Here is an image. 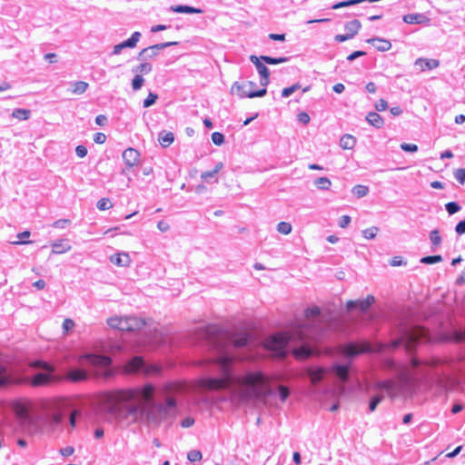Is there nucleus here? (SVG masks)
<instances>
[{
  "mask_svg": "<svg viewBox=\"0 0 465 465\" xmlns=\"http://www.w3.org/2000/svg\"><path fill=\"white\" fill-rule=\"evenodd\" d=\"M125 371L129 373H143L146 375L158 374L160 369L154 365H148L140 356H134L125 364Z\"/></svg>",
  "mask_w": 465,
  "mask_h": 465,
  "instance_id": "7",
  "label": "nucleus"
},
{
  "mask_svg": "<svg viewBox=\"0 0 465 465\" xmlns=\"http://www.w3.org/2000/svg\"><path fill=\"white\" fill-rule=\"evenodd\" d=\"M440 64L439 60L436 59H426L418 58L415 61V65L420 68V71L431 70L437 68Z\"/></svg>",
  "mask_w": 465,
  "mask_h": 465,
  "instance_id": "23",
  "label": "nucleus"
},
{
  "mask_svg": "<svg viewBox=\"0 0 465 465\" xmlns=\"http://www.w3.org/2000/svg\"><path fill=\"white\" fill-rule=\"evenodd\" d=\"M106 141V135L103 133H96L94 135V142L98 144H102Z\"/></svg>",
  "mask_w": 465,
  "mask_h": 465,
  "instance_id": "63",
  "label": "nucleus"
},
{
  "mask_svg": "<svg viewBox=\"0 0 465 465\" xmlns=\"http://www.w3.org/2000/svg\"><path fill=\"white\" fill-rule=\"evenodd\" d=\"M71 223V221L69 219H59L57 221H55L52 226L54 228H58V229H64L66 227V225H68L69 223Z\"/></svg>",
  "mask_w": 465,
  "mask_h": 465,
  "instance_id": "61",
  "label": "nucleus"
},
{
  "mask_svg": "<svg viewBox=\"0 0 465 465\" xmlns=\"http://www.w3.org/2000/svg\"><path fill=\"white\" fill-rule=\"evenodd\" d=\"M256 84L252 81H248L242 84L235 82L231 88V92L232 94L237 95L240 98H254V97H262L267 94L266 88H262L258 91L254 90Z\"/></svg>",
  "mask_w": 465,
  "mask_h": 465,
  "instance_id": "6",
  "label": "nucleus"
},
{
  "mask_svg": "<svg viewBox=\"0 0 465 465\" xmlns=\"http://www.w3.org/2000/svg\"><path fill=\"white\" fill-rule=\"evenodd\" d=\"M81 415V411L78 410H74L69 416V424L72 429H74L76 425V419Z\"/></svg>",
  "mask_w": 465,
  "mask_h": 465,
  "instance_id": "59",
  "label": "nucleus"
},
{
  "mask_svg": "<svg viewBox=\"0 0 465 465\" xmlns=\"http://www.w3.org/2000/svg\"><path fill=\"white\" fill-rule=\"evenodd\" d=\"M174 140V135L172 132L162 131L158 135L160 144L166 148L170 146Z\"/></svg>",
  "mask_w": 465,
  "mask_h": 465,
  "instance_id": "31",
  "label": "nucleus"
},
{
  "mask_svg": "<svg viewBox=\"0 0 465 465\" xmlns=\"http://www.w3.org/2000/svg\"><path fill=\"white\" fill-rule=\"evenodd\" d=\"M376 388L379 390L391 391L393 389V383L391 381H380L376 383Z\"/></svg>",
  "mask_w": 465,
  "mask_h": 465,
  "instance_id": "51",
  "label": "nucleus"
},
{
  "mask_svg": "<svg viewBox=\"0 0 465 465\" xmlns=\"http://www.w3.org/2000/svg\"><path fill=\"white\" fill-rule=\"evenodd\" d=\"M30 232L25 231L17 234V238L19 239L17 242H15V244H28L31 243L30 241H25V239L29 238Z\"/></svg>",
  "mask_w": 465,
  "mask_h": 465,
  "instance_id": "54",
  "label": "nucleus"
},
{
  "mask_svg": "<svg viewBox=\"0 0 465 465\" xmlns=\"http://www.w3.org/2000/svg\"><path fill=\"white\" fill-rule=\"evenodd\" d=\"M442 261L441 255L425 256L420 259L421 263L433 264Z\"/></svg>",
  "mask_w": 465,
  "mask_h": 465,
  "instance_id": "48",
  "label": "nucleus"
},
{
  "mask_svg": "<svg viewBox=\"0 0 465 465\" xmlns=\"http://www.w3.org/2000/svg\"><path fill=\"white\" fill-rule=\"evenodd\" d=\"M30 114H31L30 110L22 109V108L15 109L12 113V116L14 118H16V119L22 120V121L27 120L30 117Z\"/></svg>",
  "mask_w": 465,
  "mask_h": 465,
  "instance_id": "37",
  "label": "nucleus"
},
{
  "mask_svg": "<svg viewBox=\"0 0 465 465\" xmlns=\"http://www.w3.org/2000/svg\"><path fill=\"white\" fill-rule=\"evenodd\" d=\"M366 42L371 44L380 52H385L391 48V42L384 38L373 37L367 39Z\"/></svg>",
  "mask_w": 465,
  "mask_h": 465,
  "instance_id": "22",
  "label": "nucleus"
},
{
  "mask_svg": "<svg viewBox=\"0 0 465 465\" xmlns=\"http://www.w3.org/2000/svg\"><path fill=\"white\" fill-rule=\"evenodd\" d=\"M360 4V0H345L338 2L331 6V9L336 10L342 7H349Z\"/></svg>",
  "mask_w": 465,
  "mask_h": 465,
  "instance_id": "42",
  "label": "nucleus"
},
{
  "mask_svg": "<svg viewBox=\"0 0 465 465\" xmlns=\"http://www.w3.org/2000/svg\"><path fill=\"white\" fill-rule=\"evenodd\" d=\"M49 419L53 426H59L63 422L64 416L62 412L54 411L50 414Z\"/></svg>",
  "mask_w": 465,
  "mask_h": 465,
  "instance_id": "41",
  "label": "nucleus"
},
{
  "mask_svg": "<svg viewBox=\"0 0 465 465\" xmlns=\"http://www.w3.org/2000/svg\"><path fill=\"white\" fill-rule=\"evenodd\" d=\"M445 209L450 215H453L459 211H460V205L456 202H450L445 204Z\"/></svg>",
  "mask_w": 465,
  "mask_h": 465,
  "instance_id": "45",
  "label": "nucleus"
},
{
  "mask_svg": "<svg viewBox=\"0 0 465 465\" xmlns=\"http://www.w3.org/2000/svg\"><path fill=\"white\" fill-rule=\"evenodd\" d=\"M375 302V299L372 295H368L363 300H356V301H348L346 303V308L348 311H353L355 309H359L361 312H366L371 305Z\"/></svg>",
  "mask_w": 465,
  "mask_h": 465,
  "instance_id": "14",
  "label": "nucleus"
},
{
  "mask_svg": "<svg viewBox=\"0 0 465 465\" xmlns=\"http://www.w3.org/2000/svg\"><path fill=\"white\" fill-rule=\"evenodd\" d=\"M321 313V310L317 306L309 307L305 310V316L308 319V323L305 325L298 326L291 331L278 332L269 336L264 341V347L272 351L275 356L284 359L288 351L289 342L299 343L300 347L294 348L292 351V355L297 360L307 359L313 355L315 351L312 344L316 342L321 336V330L314 327L313 322Z\"/></svg>",
  "mask_w": 465,
  "mask_h": 465,
  "instance_id": "3",
  "label": "nucleus"
},
{
  "mask_svg": "<svg viewBox=\"0 0 465 465\" xmlns=\"http://www.w3.org/2000/svg\"><path fill=\"white\" fill-rule=\"evenodd\" d=\"M154 393L155 388L151 383L107 392L100 410L109 421L134 423L145 419L148 423L159 425L163 420L175 418L176 400L167 397L163 402L158 403L154 401Z\"/></svg>",
  "mask_w": 465,
  "mask_h": 465,
  "instance_id": "1",
  "label": "nucleus"
},
{
  "mask_svg": "<svg viewBox=\"0 0 465 465\" xmlns=\"http://www.w3.org/2000/svg\"><path fill=\"white\" fill-rule=\"evenodd\" d=\"M331 371L333 372L341 381L346 382L349 380L350 375V363H335L331 367Z\"/></svg>",
  "mask_w": 465,
  "mask_h": 465,
  "instance_id": "19",
  "label": "nucleus"
},
{
  "mask_svg": "<svg viewBox=\"0 0 465 465\" xmlns=\"http://www.w3.org/2000/svg\"><path fill=\"white\" fill-rule=\"evenodd\" d=\"M97 208L100 211L109 210L113 207V203H111L109 198H101L96 204Z\"/></svg>",
  "mask_w": 465,
  "mask_h": 465,
  "instance_id": "46",
  "label": "nucleus"
},
{
  "mask_svg": "<svg viewBox=\"0 0 465 465\" xmlns=\"http://www.w3.org/2000/svg\"><path fill=\"white\" fill-rule=\"evenodd\" d=\"M203 458L202 452L197 450H192L187 453V459L191 462H197L200 461Z\"/></svg>",
  "mask_w": 465,
  "mask_h": 465,
  "instance_id": "49",
  "label": "nucleus"
},
{
  "mask_svg": "<svg viewBox=\"0 0 465 465\" xmlns=\"http://www.w3.org/2000/svg\"><path fill=\"white\" fill-rule=\"evenodd\" d=\"M122 156L125 165L129 168L137 165L140 162V153L132 147L125 149Z\"/></svg>",
  "mask_w": 465,
  "mask_h": 465,
  "instance_id": "17",
  "label": "nucleus"
},
{
  "mask_svg": "<svg viewBox=\"0 0 465 465\" xmlns=\"http://www.w3.org/2000/svg\"><path fill=\"white\" fill-rule=\"evenodd\" d=\"M351 192L358 198H361L368 194L369 188L366 185L357 184L352 188Z\"/></svg>",
  "mask_w": 465,
  "mask_h": 465,
  "instance_id": "40",
  "label": "nucleus"
},
{
  "mask_svg": "<svg viewBox=\"0 0 465 465\" xmlns=\"http://www.w3.org/2000/svg\"><path fill=\"white\" fill-rule=\"evenodd\" d=\"M230 341L235 348H242L248 344L249 335L247 333H241L236 336H232L230 339Z\"/></svg>",
  "mask_w": 465,
  "mask_h": 465,
  "instance_id": "32",
  "label": "nucleus"
},
{
  "mask_svg": "<svg viewBox=\"0 0 465 465\" xmlns=\"http://www.w3.org/2000/svg\"><path fill=\"white\" fill-rule=\"evenodd\" d=\"M355 143L356 139L351 134H344L340 140V145L342 149H352Z\"/></svg>",
  "mask_w": 465,
  "mask_h": 465,
  "instance_id": "33",
  "label": "nucleus"
},
{
  "mask_svg": "<svg viewBox=\"0 0 465 465\" xmlns=\"http://www.w3.org/2000/svg\"><path fill=\"white\" fill-rule=\"evenodd\" d=\"M212 141L216 145H222L224 143V135L220 132L212 134Z\"/></svg>",
  "mask_w": 465,
  "mask_h": 465,
  "instance_id": "56",
  "label": "nucleus"
},
{
  "mask_svg": "<svg viewBox=\"0 0 465 465\" xmlns=\"http://www.w3.org/2000/svg\"><path fill=\"white\" fill-rule=\"evenodd\" d=\"M361 27V24L357 19L351 20L346 23L344 25V29L347 31V34L351 37V39L358 34Z\"/></svg>",
  "mask_w": 465,
  "mask_h": 465,
  "instance_id": "29",
  "label": "nucleus"
},
{
  "mask_svg": "<svg viewBox=\"0 0 465 465\" xmlns=\"http://www.w3.org/2000/svg\"><path fill=\"white\" fill-rule=\"evenodd\" d=\"M314 184L319 190L328 191L331 188V182L327 177H320L314 181Z\"/></svg>",
  "mask_w": 465,
  "mask_h": 465,
  "instance_id": "34",
  "label": "nucleus"
},
{
  "mask_svg": "<svg viewBox=\"0 0 465 465\" xmlns=\"http://www.w3.org/2000/svg\"><path fill=\"white\" fill-rule=\"evenodd\" d=\"M71 85L73 86L72 93L76 94H84L88 88V84L84 81L72 83Z\"/></svg>",
  "mask_w": 465,
  "mask_h": 465,
  "instance_id": "36",
  "label": "nucleus"
},
{
  "mask_svg": "<svg viewBox=\"0 0 465 465\" xmlns=\"http://www.w3.org/2000/svg\"><path fill=\"white\" fill-rule=\"evenodd\" d=\"M379 232V228L376 226H372L367 228L362 231V235L365 239L371 240L374 239Z\"/></svg>",
  "mask_w": 465,
  "mask_h": 465,
  "instance_id": "44",
  "label": "nucleus"
},
{
  "mask_svg": "<svg viewBox=\"0 0 465 465\" xmlns=\"http://www.w3.org/2000/svg\"><path fill=\"white\" fill-rule=\"evenodd\" d=\"M158 95L153 93H149L148 96L143 100V107L147 108L152 106L157 100Z\"/></svg>",
  "mask_w": 465,
  "mask_h": 465,
  "instance_id": "55",
  "label": "nucleus"
},
{
  "mask_svg": "<svg viewBox=\"0 0 465 465\" xmlns=\"http://www.w3.org/2000/svg\"><path fill=\"white\" fill-rule=\"evenodd\" d=\"M401 149L404 152L414 153L418 151V146L414 143H402L401 144Z\"/></svg>",
  "mask_w": 465,
  "mask_h": 465,
  "instance_id": "60",
  "label": "nucleus"
},
{
  "mask_svg": "<svg viewBox=\"0 0 465 465\" xmlns=\"http://www.w3.org/2000/svg\"><path fill=\"white\" fill-rule=\"evenodd\" d=\"M152 69H153L152 64L144 62V63L140 64L136 67L133 68V72L136 73V74L139 73L142 74H147L152 71Z\"/></svg>",
  "mask_w": 465,
  "mask_h": 465,
  "instance_id": "39",
  "label": "nucleus"
},
{
  "mask_svg": "<svg viewBox=\"0 0 465 465\" xmlns=\"http://www.w3.org/2000/svg\"><path fill=\"white\" fill-rule=\"evenodd\" d=\"M11 408L17 419L23 423L31 422L32 403L27 399H17L11 403Z\"/></svg>",
  "mask_w": 465,
  "mask_h": 465,
  "instance_id": "9",
  "label": "nucleus"
},
{
  "mask_svg": "<svg viewBox=\"0 0 465 465\" xmlns=\"http://www.w3.org/2000/svg\"><path fill=\"white\" fill-rule=\"evenodd\" d=\"M34 366L45 371V372H38L33 377L32 384L34 386L46 385L54 380L53 375L54 372V367L50 363L36 361L34 363Z\"/></svg>",
  "mask_w": 465,
  "mask_h": 465,
  "instance_id": "8",
  "label": "nucleus"
},
{
  "mask_svg": "<svg viewBox=\"0 0 465 465\" xmlns=\"http://www.w3.org/2000/svg\"><path fill=\"white\" fill-rule=\"evenodd\" d=\"M403 21L410 25H420L429 21L423 14H408L403 16Z\"/></svg>",
  "mask_w": 465,
  "mask_h": 465,
  "instance_id": "25",
  "label": "nucleus"
},
{
  "mask_svg": "<svg viewBox=\"0 0 465 465\" xmlns=\"http://www.w3.org/2000/svg\"><path fill=\"white\" fill-rule=\"evenodd\" d=\"M371 351V347L367 342L361 344L355 342H348L341 346V351L347 357H354L359 354L369 352Z\"/></svg>",
  "mask_w": 465,
  "mask_h": 465,
  "instance_id": "11",
  "label": "nucleus"
},
{
  "mask_svg": "<svg viewBox=\"0 0 465 465\" xmlns=\"http://www.w3.org/2000/svg\"><path fill=\"white\" fill-rule=\"evenodd\" d=\"M367 122L375 128H381L384 121L381 116L376 112H370L366 116Z\"/></svg>",
  "mask_w": 465,
  "mask_h": 465,
  "instance_id": "30",
  "label": "nucleus"
},
{
  "mask_svg": "<svg viewBox=\"0 0 465 465\" xmlns=\"http://www.w3.org/2000/svg\"><path fill=\"white\" fill-rule=\"evenodd\" d=\"M428 331L422 327H413L407 331L401 340L395 341L394 346H398L401 342H405L406 346L410 347L420 341L426 339Z\"/></svg>",
  "mask_w": 465,
  "mask_h": 465,
  "instance_id": "10",
  "label": "nucleus"
},
{
  "mask_svg": "<svg viewBox=\"0 0 465 465\" xmlns=\"http://www.w3.org/2000/svg\"><path fill=\"white\" fill-rule=\"evenodd\" d=\"M234 357L223 353L210 361L211 367L220 377H204L198 385L203 391L227 390L231 397L240 401L272 396L271 378L261 371H248L243 376L234 374Z\"/></svg>",
  "mask_w": 465,
  "mask_h": 465,
  "instance_id": "2",
  "label": "nucleus"
},
{
  "mask_svg": "<svg viewBox=\"0 0 465 465\" xmlns=\"http://www.w3.org/2000/svg\"><path fill=\"white\" fill-rule=\"evenodd\" d=\"M170 10L173 13L179 14H202L203 11L200 8L189 6V5H172Z\"/></svg>",
  "mask_w": 465,
  "mask_h": 465,
  "instance_id": "26",
  "label": "nucleus"
},
{
  "mask_svg": "<svg viewBox=\"0 0 465 465\" xmlns=\"http://www.w3.org/2000/svg\"><path fill=\"white\" fill-rule=\"evenodd\" d=\"M305 373L309 377L311 383L316 386L323 380L327 371L323 367H308L305 370Z\"/></svg>",
  "mask_w": 465,
  "mask_h": 465,
  "instance_id": "15",
  "label": "nucleus"
},
{
  "mask_svg": "<svg viewBox=\"0 0 465 465\" xmlns=\"http://www.w3.org/2000/svg\"><path fill=\"white\" fill-rule=\"evenodd\" d=\"M250 60L255 65L257 72L260 74L261 85L265 88L270 83V71L268 67L262 63L261 56L257 57L255 55H251Z\"/></svg>",
  "mask_w": 465,
  "mask_h": 465,
  "instance_id": "13",
  "label": "nucleus"
},
{
  "mask_svg": "<svg viewBox=\"0 0 465 465\" xmlns=\"http://www.w3.org/2000/svg\"><path fill=\"white\" fill-rule=\"evenodd\" d=\"M146 325L147 322L144 319L136 316H128V326L130 327V331H139Z\"/></svg>",
  "mask_w": 465,
  "mask_h": 465,
  "instance_id": "28",
  "label": "nucleus"
},
{
  "mask_svg": "<svg viewBox=\"0 0 465 465\" xmlns=\"http://www.w3.org/2000/svg\"><path fill=\"white\" fill-rule=\"evenodd\" d=\"M111 363L112 360L108 356L86 353L79 357V367L70 369L66 373V378L71 381L78 382L86 380L89 372L108 378L112 375Z\"/></svg>",
  "mask_w": 465,
  "mask_h": 465,
  "instance_id": "5",
  "label": "nucleus"
},
{
  "mask_svg": "<svg viewBox=\"0 0 465 465\" xmlns=\"http://www.w3.org/2000/svg\"><path fill=\"white\" fill-rule=\"evenodd\" d=\"M383 396L382 395H374L371 397L370 403H369V410L370 411H374L377 408L378 404L382 401Z\"/></svg>",
  "mask_w": 465,
  "mask_h": 465,
  "instance_id": "52",
  "label": "nucleus"
},
{
  "mask_svg": "<svg viewBox=\"0 0 465 465\" xmlns=\"http://www.w3.org/2000/svg\"><path fill=\"white\" fill-rule=\"evenodd\" d=\"M453 340L456 342H465V331H455Z\"/></svg>",
  "mask_w": 465,
  "mask_h": 465,
  "instance_id": "62",
  "label": "nucleus"
},
{
  "mask_svg": "<svg viewBox=\"0 0 465 465\" xmlns=\"http://www.w3.org/2000/svg\"><path fill=\"white\" fill-rule=\"evenodd\" d=\"M430 240L431 242V249L434 251L438 246L441 243V236L440 235V231L438 229H434L430 232Z\"/></svg>",
  "mask_w": 465,
  "mask_h": 465,
  "instance_id": "35",
  "label": "nucleus"
},
{
  "mask_svg": "<svg viewBox=\"0 0 465 465\" xmlns=\"http://www.w3.org/2000/svg\"><path fill=\"white\" fill-rule=\"evenodd\" d=\"M178 42H165L162 44H156L146 48H143L137 56V59L140 61H145L147 59L153 58L156 56L160 50H163L166 47L177 45Z\"/></svg>",
  "mask_w": 465,
  "mask_h": 465,
  "instance_id": "12",
  "label": "nucleus"
},
{
  "mask_svg": "<svg viewBox=\"0 0 465 465\" xmlns=\"http://www.w3.org/2000/svg\"><path fill=\"white\" fill-rule=\"evenodd\" d=\"M108 325L113 329H117L122 331H130L128 326V316L125 317H112L107 320Z\"/></svg>",
  "mask_w": 465,
  "mask_h": 465,
  "instance_id": "20",
  "label": "nucleus"
},
{
  "mask_svg": "<svg viewBox=\"0 0 465 465\" xmlns=\"http://www.w3.org/2000/svg\"><path fill=\"white\" fill-rule=\"evenodd\" d=\"M278 391H279V395H280L281 401L282 402H284L290 395L289 388L284 385H279Z\"/></svg>",
  "mask_w": 465,
  "mask_h": 465,
  "instance_id": "53",
  "label": "nucleus"
},
{
  "mask_svg": "<svg viewBox=\"0 0 465 465\" xmlns=\"http://www.w3.org/2000/svg\"><path fill=\"white\" fill-rule=\"evenodd\" d=\"M143 83V77L141 74H136L132 80V87L134 90L137 91L142 88Z\"/></svg>",
  "mask_w": 465,
  "mask_h": 465,
  "instance_id": "50",
  "label": "nucleus"
},
{
  "mask_svg": "<svg viewBox=\"0 0 465 465\" xmlns=\"http://www.w3.org/2000/svg\"><path fill=\"white\" fill-rule=\"evenodd\" d=\"M301 88V84L299 83L294 84L289 87L283 88L282 91V97H289L291 94H292L294 92L299 90Z\"/></svg>",
  "mask_w": 465,
  "mask_h": 465,
  "instance_id": "47",
  "label": "nucleus"
},
{
  "mask_svg": "<svg viewBox=\"0 0 465 465\" xmlns=\"http://www.w3.org/2000/svg\"><path fill=\"white\" fill-rule=\"evenodd\" d=\"M111 262L121 267H127L131 263V258L127 252H120L111 257Z\"/></svg>",
  "mask_w": 465,
  "mask_h": 465,
  "instance_id": "24",
  "label": "nucleus"
},
{
  "mask_svg": "<svg viewBox=\"0 0 465 465\" xmlns=\"http://www.w3.org/2000/svg\"><path fill=\"white\" fill-rule=\"evenodd\" d=\"M220 334V329L216 325L207 326L203 332L204 338L217 348L222 346L219 341Z\"/></svg>",
  "mask_w": 465,
  "mask_h": 465,
  "instance_id": "18",
  "label": "nucleus"
},
{
  "mask_svg": "<svg viewBox=\"0 0 465 465\" xmlns=\"http://www.w3.org/2000/svg\"><path fill=\"white\" fill-rule=\"evenodd\" d=\"M455 179L460 183H465V168H459L454 172Z\"/></svg>",
  "mask_w": 465,
  "mask_h": 465,
  "instance_id": "58",
  "label": "nucleus"
},
{
  "mask_svg": "<svg viewBox=\"0 0 465 465\" xmlns=\"http://www.w3.org/2000/svg\"><path fill=\"white\" fill-rule=\"evenodd\" d=\"M292 229V224L287 222H281L277 224V231L284 235L291 233Z\"/></svg>",
  "mask_w": 465,
  "mask_h": 465,
  "instance_id": "43",
  "label": "nucleus"
},
{
  "mask_svg": "<svg viewBox=\"0 0 465 465\" xmlns=\"http://www.w3.org/2000/svg\"><path fill=\"white\" fill-rule=\"evenodd\" d=\"M140 38L141 34L139 32L133 33L130 38L114 46L113 54H119L124 48L135 47Z\"/></svg>",
  "mask_w": 465,
  "mask_h": 465,
  "instance_id": "16",
  "label": "nucleus"
},
{
  "mask_svg": "<svg viewBox=\"0 0 465 465\" xmlns=\"http://www.w3.org/2000/svg\"><path fill=\"white\" fill-rule=\"evenodd\" d=\"M261 59L262 62L268 64H279L282 63H286L289 58L288 57H272L268 55H262Z\"/></svg>",
  "mask_w": 465,
  "mask_h": 465,
  "instance_id": "38",
  "label": "nucleus"
},
{
  "mask_svg": "<svg viewBox=\"0 0 465 465\" xmlns=\"http://www.w3.org/2000/svg\"><path fill=\"white\" fill-rule=\"evenodd\" d=\"M455 232L459 235H462L465 233V220L459 222L455 227Z\"/></svg>",
  "mask_w": 465,
  "mask_h": 465,
  "instance_id": "64",
  "label": "nucleus"
},
{
  "mask_svg": "<svg viewBox=\"0 0 465 465\" xmlns=\"http://www.w3.org/2000/svg\"><path fill=\"white\" fill-rule=\"evenodd\" d=\"M223 168V163L222 162H218L213 170L203 172L201 173V179L203 182L212 183H218L217 173Z\"/></svg>",
  "mask_w": 465,
  "mask_h": 465,
  "instance_id": "21",
  "label": "nucleus"
},
{
  "mask_svg": "<svg viewBox=\"0 0 465 465\" xmlns=\"http://www.w3.org/2000/svg\"><path fill=\"white\" fill-rule=\"evenodd\" d=\"M52 253L62 254L71 250V245L65 240H59L51 244Z\"/></svg>",
  "mask_w": 465,
  "mask_h": 465,
  "instance_id": "27",
  "label": "nucleus"
},
{
  "mask_svg": "<svg viewBox=\"0 0 465 465\" xmlns=\"http://www.w3.org/2000/svg\"><path fill=\"white\" fill-rule=\"evenodd\" d=\"M411 367L402 369L399 373L401 381L407 386L422 384L436 386L440 390L449 388L450 376L446 370V364L439 358L420 361L413 357L411 360Z\"/></svg>",
  "mask_w": 465,
  "mask_h": 465,
  "instance_id": "4",
  "label": "nucleus"
},
{
  "mask_svg": "<svg viewBox=\"0 0 465 465\" xmlns=\"http://www.w3.org/2000/svg\"><path fill=\"white\" fill-rule=\"evenodd\" d=\"M155 336L151 340V342L155 345H161L165 341L164 336L162 331H158V330L154 329Z\"/></svg>",
  "mask_w": 465,
  "mask_h": 465,
  "instance_id": "57",
  "label": "nucleus"
}]
</instances>
